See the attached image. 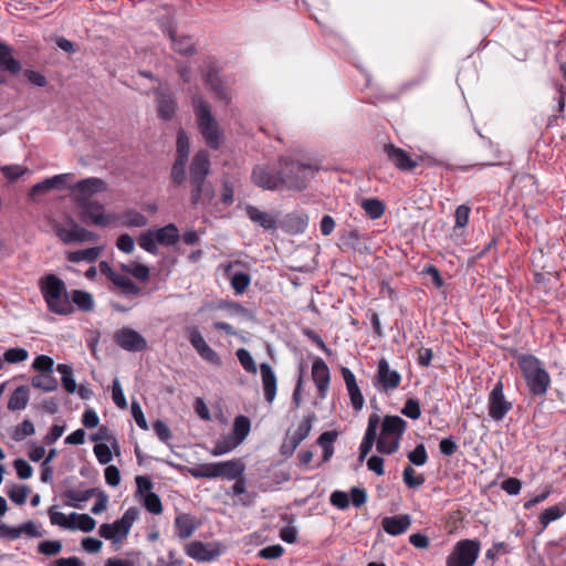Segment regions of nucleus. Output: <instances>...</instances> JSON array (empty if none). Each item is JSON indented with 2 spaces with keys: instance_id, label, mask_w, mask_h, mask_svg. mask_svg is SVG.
<instances>
[{
  "instance_id": "22",
  "label": "nucleus",
  "mask_w": 566,
  "mask_h": 566,
  "mask_svg": "<svg viewBox=\"0 0 566 566\" xmlns=\"http://www.w3.org/2000/svg\"><path fill=\"white\" fill-rule=\"evenodd\" d=\"M411 522L412 520L409 514L386 516L381 520V527L387 534L391 536H399L407 532Z\"/></svg>"
},
{
  "instance_id": "17",
  "label": "nucleus",
  "mask_w": 566,
  "mask_h": 566,
  "mask_svg": "<svg viewBox=\"0 0 566 566\" xmlns=\"http://www.w3.org/2000/svg\"><path fill=\"white\" fill-rule=\"evenodd\" d=\"M157 112L159 118L170 120L176 114L177 102L174 93L167 87H159L155 91Z\"/></svg>"
},
{
  "instance_id": "56",
  "label": "nucleus",
  "mask_w": 566,
  "mask_h": 566,
  "mask_svg": "<svg viewBox=\"0 0 566 566\" xmlns=\"http://www.w3.org/2000/svg\"><path fill=\"white\" fill-rule=\"evenodd\" d=\"M29 357V353L25 348L22 347H13L9 348L3 354V359L8 364H18L27 360Z\"/></svg>"
},
{
  "instance_id": "59",
  "label": "nucleus",
  "mask_w": 566,
  "mask_h": 566,
  "mask_svg": "<svg viewBox=\"0 0 566 566\" xmlns=\"http://www.w3.org/2000/svg\"><path fill=\"white\" fill-rule=\"evenodd\" d=\"M222 80L220 76V69L217 66L213 60L207 61L206 71L203 73V82L209 87L214 82Z\"/></svg>"
},
{
  "instance_id": "30",
  "label": "nucleus",
  "mask_w": 566,
  "mask_h": 566,
  "mask_svg": "<svg viewBox=\"0 0 566 566\" xmlns=\"http://www.w3.org/2000/svg\"><path fill=\"white\" fill-rule=\"evenodd\" d=\"M337 431L331 430L323 432L318 439L317 444L323 450V462H328L334 454V442L337 439Z\"/></svg>"
},
{
  "instance_id": "25",
  "label": "nucleus",
  "mask_w": 566,
  "mask_h": 566,
  "mask_svg": "<svg viewBox=\"0 0 566 566\" xmlns=\"http://www.w3.org/2000/svg\"><path fill=\"white\" fill-rule=\"evenodd\" d=\"M21 70V62L13 56L12 46L0 41V71L18 75Z\"/></svg>"
},
{
  "instance_id": "47",
  "label": "nucleus",
  "mask_w": 566,
  "mask_h": 566,
  "mask_svg": "<svg viewBox=\"0 0 566 566\" xmlns=\"http://www.w3.org/2000/svg\"><path fill=\"white\" fill-rule=\"evenodd\" d=\"M142 505L151 514L158 515L163 512V503L158 494L149 493L139 499Z\"/></svg>"
},
{
  "instance_id": "38",
  "label": "nucleus",
  "mask_w": 566,
  "mask_h": 566,
  "mask_svg": "<svg viewBox=\"0 0 566 566\" xmlns=\"http://www.w3.org/2000/svg\"><path fill=\"white\" fill-rule=\"evenodd\" d=\"M312 378L315 385L331 381L329 368L322 358H316L313 361Z\"/></svg>"
},
{
  "instance_id": "24",
  "label": "nucleus",
  "mask_w": 566,
  "mask_h": 566,
  "mask_svg": "<svg viewBox=\"0 0 566 566\" xmlns=\"http://www.w3.org/2000/svg\"><path fill=\"white\" fill-rule=\"evenodd\" d=\"M264 399L272 403L276 396L277 380L272 367L268 363L260 365Z\"/></svg>"
},
{
  "instance_id": "60",
  "label": "nucleus",
  "mask_w": 566,
  "mask_h": 566,
  "mask_svg": "<svg viewBox=\"0 0 566 566\" xmlns=\"http://www.w3.org/2000/svg\"><path fill=\"white\" fill-rule=\"evenodd\" d=\"M401 413L412 420L419 419L421 416L419 401L415 398H408L401 408Z\"/></svg>"
},
{
  "instance_id": "34",
  "label": "nucleus",
  "mask_w": 566,
  "mask_h": 566,
  "mask_svg": "<svg viewBox=\"0 0 566 566\" xmlns=\"http://www.w3.org/2000/svg\"><path fill=\"white\" fill-rule=\"evenodd\" d=\"M52 374L53 373L39 374L33 376L31 378V386L45 392L56 390L59 387V382L57 379Z\"/></svg>"
},
{
  "instance_id": "37",
  "label": "nucleus",
  "mask_w": 566,
  "mask_h": 566,
  "mask_svg": "<svg viewBox=\"0 0 566 566\" xmlns=\"http://www.w3.org/2000/svg\"><path fill=\"white\" fill-rule=\"evenodd\" d=\"M95 520L88 514L71 513L70 530H81L83 532H91L95 527Z\"/></svg>"
},
{
  "instance_id": "1",
  "label": "nucleus",
  "mask_w": 566,
  "mask_h": 566,
  "mask_svg": "<svg viewBox=\"0 0 566 566\" xmlns=\"http://www.w3.org/2000/svg\"><path fill=\"white\" fill-rule=\"evenodd\" d=\"M71 198L80 209V216L88 226H106L104 206L97 203L93 198L104 189V181L98 178H86L73 186H69Z\"/></svg>"
},
{
  "instance_id": "33",
  "label": "nucleus",
  "mask_w": 566,
  "mask_h": 566,
  "mask_svg": "<svg viewBox=\"0 0 566 566\" xmlns=\"http://www.w3.org/2000/svg\"><path fill=\"white\" fill-rule=\"evenodd\" d=\"M308 226V216L304 213H291L286 216L284 227L291 233H302Z\"/></svg>"
},
{
  "instance_id": "29",
  "label": "nucleus",
  "mask_w": 566,
  "mask_h": 566,
  "mask_svg": "<svg viewBox=\"0 0 566 566\" xmlns=\"http://www.w3.org/2000/svg\"><path fill=\"white\" fill-rule=\"evenodd\" d=\"M57 235L64 243L82 242L87 237V231L75 223L70 224V228H61L57 230Z\"/></svg>"
},
{
  "instance_id": "50",
  "label": "nucleus",
  "mask_w": 566,
  "mask_h": 566,
  "mask_svg": "<svg viewBox=\"0 0 566 566\" xmlns=\"http://www.w3.org/2000/svg\"><path fill=\"white\" fill-rule=\"evenodd\" d=\"M250 282L251 277L245 272H235L231 275V286L238 295L245 292Z\"/></svg>"
},
{
  "instance_id": "36",
  "label": "nucleus",
  "mask_w": 566,
  "mask_h": 566,
  "mask_svg": "<svg viewBox=\"0 0 566 566\" xmlns=\"http://www.w3.org/2000/svg\"><path fill=\"white\" fill-rule=\"evenodd\" d=\"M70 300L72 302V305H75L82 312H90L91 310H93V297L86 291L73 290Z\"/></svg>"
},
{
  "instance_id": "19",
  "label": "nucleus",
  "mask_w": 566,
  "mask_h": 566,
  "mask_svg": "<svg viewBox=\"0 0 566 566\" xmlns=\"http://www.w3.org/2000/svg\"><path fill=\"white\" fill-rule=\"evenodd\" d=\"M108 281L113 283L114 287L117 289L120 295L128 297L130 301L142 294V289L138 287L129 277L115 273L109 266Z\"/></svg>"
},
{
  "instance_id": "35",
  "label": "nucleus",
  "mask_w": 566,
  "mask_h": 566,
  "mask_svg": "<svg viewBox=\"0 0 566 566\" xmlns=\"http://www.w3.org/2000/svg\"><path fill=\"white\" fill-rule=\"evenodd\" d=\"M170 41L172 49L181 55H192L196 53L195 42L188 35L176 34Z\"/></svg>"
},
{
  "instance_id": "13",
  "label": "nucleus",
  "mask_w": 566,
  "mask_h": 566,
  "mask_svg": "<svg viewBox=\"0 0 566 566\" xmlns=\"http://www.w3.org/2000/svg\"><path fill=\"white\" fill-rule=\"evenodd\" d=\"M513 403L506 400L504 396V385L500 379L496 381L494 387L489 394L488 398V410L489 416L494 421H501L505 418V416L512 410Z\"/></svg>"
},
{
  "instance_id": "14",
  "label": "nucleus",
  "mask_w": 566,
  "mask_h": 566,
  "mask_svg": "<svg viewBox=\"0 0 566 566\" xmlns=\"http://www.w3.org/2000/svg\"><path fill=\"white\" fill-rule=\"evenodd\" d=\"M139 516V510L135 506L129 507L123 516L108 524V541L113 544L122 543L128 535L130 527Z\"/></svg>"
},
{
  "instance_id": "57",
  "label": "nucleus",
  "mask_w": 566,
  "mask_h": 566,
  "mask_svg": "<svg viewBox=\"0 0 566 566\" xmlns=\"http://www.w3.org/2000/svg\"><path fill=\"white\" fill-rule=\"evenodd\" d=\"M235 355L245 371H248L250 374H256L258 369H256L255 361L248 349L239 348L237 350Z\"/></svg>"
},
{
  "instance_id": "7",
  "label": "nucleus",
  "mask_w": 566,
  "mask_h": 566,
  "mask_svg": "<svg viewBox=\"0 0 566 566\" xmlns=\"http://www.w3.org/2000/svg\"><path fill=\"white\" fill-rule=\"evenodd\" d=\"M479 539H460L447 556L446 566H473L480 555Z\"/></svg>"
},
{
  "instance_id": "31",
  "label": "nucleus",
  "mask_w": 566,
  "mask_h": 566,
  "mask_svg": "<svg viewBox=\"0 0 566 566\" xmlns=\"http://www.w3.org/2000/svg\"><path fill=\"white\" fill-rule=\"evenodd\" d=\"M566 514V504L558 503L545 509L539 515L542 530H545L552 522L563 517Z\"/></svg>"
},
{
  "instance_id": "52",
  "label": "nucleus",
  "mask_w": 566,
  "mask_h": 566,
  "mask_svg": "<svg viewBox=\"0 0 566 566\" xmlns=\"http://www.w3.org/2000/svg\"><path fill=\"white\" fill-rule=\"evenodd\" d=\"M30 493V489L28 485H13L8 492L9 499L15 503L17 505H23L27 501V497Z\"/></svg>"
},
{
  "instance_id": "43",
  "label": "nucleus",
  "mask_w": 566,
  "mask_h": 566,
  "mask_svg": "<svg viewBox=\"0 0 566 566\" xmlns=\"http://www.w3.org/2000/svg\"><path fill=\"white\" fill-rule=\"evenodd\" d=\"M216 462L202 463L197 467L189 468V474L195 479H216Z\"/></svg>"
},
{
  "instance_id": "8",
  "label": "nucleus",
  "mask_w": 566,
  "mask_h": 566,
  "mask_svg": "<svg viewBox=\"0 0 566 566\" xmlns=\"http://www.w3.org/2000/svg\"><path fill=\"white\" fill-rule=\"evenodd\" d=\"M402 377L401 374L392 369L386 358H380L377 363L376 373L371 382L374 388L380 392L389 395L399 388Z\"/></svg>"
},
{
  "instance_id": "21",
  "label": "nucleus",
  "mask_w": 566,
  "mask_h": 566,
  "mask_svg": "<svg viewBox=\"0 0 566 566\" xmlns=\"http://www.w3.org/2000/svg\"><path fill=\"white\" fill-rule=\"evenodd\" d=\"M408 423L399 416L387 415L382 419L380 437H391L401 440L406 432Z\"/></svg>"
},
{
  "instance_id": "51",
  "label": "nucleus",
  "mask_w": 566,
  "mask_h": 566,
  "mask_svg": "<svg viewBox=\"0 0 566 566\" xmlns=\"http://www.w3.org/2000/svg\"><path fill=\"white\" fill-rule=\"evenodd\" d=\"M63 548L62 542L59 539L43 541L38 545V553L44 556H56Z\"/></svg>"
},
{
  "instance_id": "11",
  "label": "nucleus",
  "mask_w": 566,
  "mask_h": 566,
  "mask_svg": "<svg viewBox=\"0 0 566 566\" xmlns=\"http://www.w3.org/2000/svg\"><path fill=\"white\" fill-rule=\"evenodd\" d=\"M186 334L190 345L201 359L217 367L222 365L220 355L207 344L197 325L187 326Z\"/></svg>"
},
{
  "instance_id": "28",
  "label": "nucleus",
  "mask_w": 566,
  "mask_h": 566,
  "mask_svg": "<svg viewBox=\"0 0 566 566\" xmlns=\"http://www.w3.org/2000/svg\"><path fill=\"white\" fill-rule=\"evenodd\" d=\"M29 399V388L23 385L19 386L10 395L7 407L11 411L23 410L28 406Z\"/></svg>"
},
{
  "instance_id": "42",
  "label": "nucleus",
  "mask_w": 566,
  "mask_h": 566,
  "mask_svg": "<svg viewBox=\"0 0 566 566\" xmlns=\"http://www.w3.org/2000/svg\"><path fill=\"white\" fill-rule=\"evenodd\" d=\"M187 163L188 159L175 158L170 171V178L175 186H181L185 182Z\"/></svg>"
},
{
  "instance_id": "54",
  "label": "nucleus",
  "mask_w": 566,
  "mask_h": 566,
  "mask_svg": "<svg viewBox=\"0 0 566 566\" xmlns=\"http://www.w3.org/2000/svg\"><path fill=\"white\" fill-rule=\"evenodd\" d=\"M407 457L410 463L417 467L424 465L428 461L426 446L423 443L417 444L416 448L407 454Z\"/></svg>"
},
{
  "instance_id": "5",
  "label": "nucleus",
  "mask_w": 566,
  "mask_h": 566,
  "mask_svg": "<svg viewBox=\"0 0 566 566\" xmlns=\"http://www.w3.org/2000/svg\"><path fill=\"white\" fill-rule=\"evenodd\" d=\"M210 172V156L207 150H199L191 159L189 167V180L191 186V203L198 206L202 197L208 195L206 178Z\"/></svg>"
},
{
  "instance_id": "45",
  "label": "nucleus",
  "mask_w": 566,
  "mask_h": 566,
  "mask_svg": "<svg viewBox=\"0 0 566 566\" xmlns=\"http://www.w3.org/2000/svg\"><path fill=\"white\" fill-rule=\"evenodd\" d=\"M35 432V428L33 422L30 419H24L20 424H18L12 433L11 439L20 442L24 440L27 437L33 436Z\"/></svg>"
},
{
  "instance_id": "20",
  "label": "nucleus",
  "mask_w": 566,
  "mask_h": 566,
  "mask_svg": "<svg viewBox=\"0 0 566 566\" xmlns=\"http://www.w3.org/2000/svg\"><path fill=\"white\" fill-rule=\"evenodd\" d=\"M216 479L234 480L243 475L245 471V464L240 458L216 462Z\"/></svg>"
},
{
  "instance_id": "27",
  "label": "nucleus",
  "mask_w": 566,
  "mask_h": 566,
  "mask_svg": "<svg viewBox=\"0 0 566 566\" xmlns=\"http://www.w3.org/2000/svg\"><path fill=\"white\" fill-rule=\"evenodd\" d=\"M185 551L189 557L198 562H210L217 556L216 552L209 549L205 543L199 541L187 544Z\"/></svg>"
},
{
  "instance_id": "58",
  "label": "nucleus",
  "mask_w": 566,
  "mask_h": 566,
  "mask_svg": "<svg viewBox=\"0 0 566 566\" xmlns=\"http://www.w3.org/2000/svg\"><path fill=\"white\" fill-rule=\"evenodd\" d=\"M54 360L50 356L39 355L32 363V368L41 374L53 373Z\"/></svg>"
},
{
  "instance_id": "16",
  "label": "nucleus",
  "mask_w": 566,
  "mask_h": 566,
  "mask_svg": "<svg viewBox=\"0 0 566 566\" xmlns=\"http://www.w3.org/2000/svg\"><path fill=\"white\" fill-rule=\"evenodd\" d=\"M251 178L255 186L266 190H276L283 186L282 169L274 172L270 167L259 165L253 168Z\"/></svg>"
},
{
  "instance_id": "39",
  "label": "nucleus",
  "mask_w": 566,
  "mask_h": 566,
  "mask_svg": "<svg viewBox=\"0 0 566 566\" xmlns=\"http://www.w3.org/2000/svg\"><path fill=\"white\" fill-rule=\"evenodd\" d=\"M93 441H99L94 446V453L101 464H106V442H103V440H106V424H102L98 428V431L95 436H92Z\"/></svg>"
},
{
  "instance_id": "9",
  "label": "nucleus",
  "mask_w": 566,
  "mask_h": 566,
  "mask_svg": "<svg viewBox=\"0 0 566 566\" xmlns=\"http://www.w3.org/2000/svg\"><path fill=\"white\" fill-rule=\"evenodd\" d=\"M94 495H97V501L92 507L91 512L93 514H97L104 510H106V494L103 491H99L97 489H87L84 491H77L73 489H66L62 496L66 499L65 504L67 506H72L78 510H83L84 505L83 503L88 501Z\"/></svg>"
},
{
  "instance_id": "49",
  "label": "nucleus",
  "mask_w": 566,
  "mask_h": 566,
  "mask_svg": "<svg viewBox=\"0 0 566 566\" xmlns=\"http://www.w3.org/2000/svg\"><path fill=\"white\" fill-rule=\"evenodd\" d=\"M402 480L403 483L411 489H417L421 486L426 481L424 476L422 474H417L415 469L410 465H407L403 469Z\"/></svg>"
},
{
  "instance_id": "44",
  "label": "nucleus",
  "mask_w": 566,
  "mask_h": 566,
  "mask_svg": "<svg viewBox=\"0 0 566 566\" xmlns=\"http://www.w3.org/2000/svg\"><path fill=\"white\" fill-rule=\"evenodd\" d=\"M19 531V538L21 536H25L29 538H39L42 537L44 534V531L41 528V525L33 521H27L19 525H17Z\"/></svg>"
},
{
  "instance_id": "3",
  "label": "nucleus",
  "mask_w": 566,
  "mask_h": 566,
  "mask_svg": "<svg viewBox=\"0 0 566 566\" xmlns=\"http://www.w3.org/2000/svg\"><path fill=\"white\" fill-rule=\"evenodd\" d=\"M516 361L528 391L535 397H544L551 387V376L543 363L531 354L518 355Z\"/></svg>"
},
{
  "instance_id": "62",
  "label": "nucleus",
  "mask_w": 566,
  "mask_h": 566,
  "mask_svg": "<svg viewBox=\"0 0 566 566\" xmlns=\"http://www.w3.org/2000/svg\"><path fill=\"white\" fill-rule=\"evenodd\" d=\"M329 502L333 506L339 510H346L350 504L349 494L344 491L336 490L331 494Z\"/></svg>"
},
{
  "instance_id": "46",
  "label": "nucleus",
  "mask_w": 566,
  "mask_h": 566,
  "mask_svg": "<svg viewBox=\"0 0 566 566\" xmlns=\"http://www.w3.org/2000/svg\"><path fill=\"white\" fill-rule=\"evenodd\" d=\"M102 250H74L70 251L67 254V261L72 263H77L81 261H86L87 263H93L98 256V253Z\"/></svg>"
},
{
  "instance_id": "40",
  "label": "nucleus",
  "mask_w": 566,
  "mask_h": 566,
  "mask_svg": "<svg viewBox=\"0 0 566 566\" xmlns=\"http://www.w3.org/2000/svg\"><path fill=\"white\" fill-rule=\"evenodd\" d=\"M360 206L371 219H379L385 213V205L377 198L364 199Z\"/></svg>"
},
{
  "instance_id": "64",
  "label": "nucleus",
  "mask_w": 566,
  "mask_h": 566,
  "mask_svg": "<svg viewBox=\"0 0 566 566\" xmlns=\"http://www.w3.org/2000/svg\"><path fill=\"white\" fill-rule=\"evenodd\" d=\"M49 516L53 525H59L62 528L70 530L71 514L66 516L65 514L55 511V507L53 506L49 510Z\"/></svg>"
},
{
  "instance_id": "48",
  "label": "nucleus",
  "mask_w": 566,
  "mask_h": 566,
  "mask_svg": "<svg viewBox=\"0 0 566 566\" xmlns=\"http://www.w3.org/2000/svg\"><path fill=\"white\" fill-rule=\"evenodd\" d=\"M400 440L391 437H380L377 439L376 449L381 454H392L398 451Z\"/></svg>"
},
{
  "instance_id": "2",
  "label": "nucleus",
  "mask_w": 566,
  "mask_h": 566,
  "mask_svg": "<svg viewBox=\"0 0 566 566\" xmlns=\"http://www.w3.org/2000/svg\"><path fill=\"white\" fill-rule=\"evenodd\" d=\"M191 106L198 130L206 145L211 149H219L223 142V133L212 114L211 105L201 94L195 93L191 97Z\"/></svg>"
},
{
  "instance_id": "4",
  "label": "nucleus",
  "mask_w": 566,
  "mask_h": 566,
  "mask_svg": "<svg viewBox=\"0 0 566 566\" xmlns=\"http://www.w3.org/2000/svg\"><path fill=\"white\" fill-rule=\"evenodd\" d=\"M39 287L51 313L70 315L74 312L65 283L55 274L42 277Z\"/></svg>"
},
{
  "instance_id": "32",
  "label": "nucleus",
  "mask_w": 566,
  "mask_h": 566,
  "mask_svg": "<svg viewBox=\"0 0 566 566\" xmlns=\"http://www.w3.org/2000/svg\"><path fill=\"white\" fill-rule=\"evenodd\" d=\"M315 420L316 415L314 412H310L303 418L297 429L291 436H289L294 441V443L300 446V443L307 438Z\"/></svg>"
},
{
  "instance_id": "41",
  "label": "nucleus",
  "mask_w": 566,
  "mask_h": 566,
  "mask_svg": "<svg viewBox=\"0 0 566 566\" xmlns=\"http://www.w3.org/2000/svg\"><path fill=\"white\" fill-rule=\"evenodd\" d=\"M251 428L250 419L245 416H238L233 422V433L238 442H242L249 434Z\"/></svg>"
},
{
  "instance_id": "26",
  "label": "nucleus",
  "mask_w": 566,
  "mask_h": 566,
  "mask_svg": "<svg viewBox=\"0 0 566 566\" xmlns=\"http://www.w3.org/2000/svg\"><path fill=\"white\" fill-rule=\"evenodd\" d=\"M245 214L254 224L263 228L264 230L276 229L277 219L270 212L262 211L254 206L248 205L245 207Z\"/></svg>"
},
{
  "instance_id": "15",
  "label": "nucleus",
  "mask_w": 566,
  "mask_h": 566,
  "mask_svg": "<svg viewBox=\"0 0 566 566\" xmlns=\"http://www.w3.org/2000/svg\"><path fill=\"white\" fill-rule=\"evenodd\" d=\"M114 342L123 349L130 353H139L147 349L146 338L129 327H123L114 333Z\"/></svg>"
},
{
  "instance_id": "23",
  "label": "nucleus",
  "mask_w": 566,
  "mask_h": 566,
  "mask_svg": "<svg viewBox=\"0 0 566 566\" xmlns=\"http://www.w3.org/2000/svg\"><path fill=\"white\" fill-rule=\"evenodd\" d=\"M199 526L200 522L189 513H179L174 521L176 535L180 539L189 538Z\"/></svg>"
},
{
  "instance_id": "53",
  "label": "nucleus",
  "mask_w": 566,
  "mask_h": 566,
  "mask_svg": "<svg viewBox=\"0 0 566 566\" xmlns=\"http://www.w3.org/2000/svg\"><path fill=\"white\" fill-rule=\"evenodd\" d=\"M176 146H177L176 158L188 159L190 144H189V138H188L186 132L182 129H180L177 133Z\"/></svg>"
},
{
  "instance_id": "10",
  "label": "nucleus",
  "mask_w": 566,
  "mask_h": 566,
  "mask_svg": "<svg viewBox=\"0 0 566 566\" xmlns=\"http://www.w3.org/2000/svg\"><path fill=\"white\" fill-rule=\"evenodd\" d=\"M180 238L179 230L174 223L159 229L148 230L139 239L140 248H156V244L175 245Z\"/></svg>"
},
{
  "instance_id": "61",
  "label": "nucleus",
  "mask_w": 566,
  "mask_h": 566,
  "mask_svg": "<svg viewBox=\"0 0 566 566\" xmlns=\"http://www.w3.org/2000/svg\"><path fill=\"white\" fill-rule=\"evenodd\" d=\"M135 482H136V486H137L136 495L139 496V499H142L146 494L153 493L151 490L154 488V483L149 476L137 475L135 478Z\"/></svg>"
},
{
  "instance_id": "55",
  "label": "nucleus",
  "mask_w": 566,
  "mask_h": 566,
  "mask_svg": "<svg viewBox=\"0 0 566 566\" xmlns=\"http://www.w3.org/2000/svg\"><path fill=\"white\" fill-rule=\"evenodd\" d=\"M209 88L217 99L224 102L227 105L231 103V92L222 80L214 82Z\"/></svg>"
},
{
  "instance_id": "63",
  "label": "nucleus",
  "mask_w": 566,
  "mask_h": 566,
  "mask_svg": "<svg viewBox=\"0 0 566 566\" xmlns=\"http://www.w3.org/2000/svg\"><path fill=\"white\" fill-rule=\"evenodd\" d=\"M220 310L227 311L230 315H248L249 311L239 302L221 301L218 306Z\"/></svg>"
},
{
  "instance_id": "12",
  "label": "nucleus",
  "mask_w": 566,
  "mask_h": 566,
  "mask_svg": "<svg viewBox=\"0 0 566 566\" xmlns=\"http://www.w3.org/2000/svg\"><path fill=\"white\" fill-rule=\"evenodd\" d=\"M382 151L394 167L403 172L415 170L419 166V163L423 160L422 156H416L413 158L408 151L392 143L384 144Z\"/></svg>"
},
{
  "instance_id": "18",
  "label": "nucleus",
  "mask_w": 566,
  "mask_h": 566,
  "mask_svg": "<svg viewBox=\"0 0 566 566\" xmlns=\"http://www.w3.org/2000/svg\"><path fill=\"white\" fill-rule=\"evenodd\" d=\"M74 179L73 174H60L55 175L51 178H46L34 186L29 191V196L31 199H36L38 196L49 192L52 189L60 188L62 186H66L70 181Z\"/></svg>"
},
{
  "instance_id": "6",
  "label": "nucleus",
  "mask_w": 566,
  "mask_h": 566,
  "mask_svg": "<svg viewBox=\"0 0 566 566\" xmlns=\"http://www.w3.org/2000/svg\"><path fill=\"white\" fill-rule=\"evenodd\" d=\"M282 185L289 189L301 191L306 188L318 167L294 160H282Z\"/></svg>"
}]
</instances>
